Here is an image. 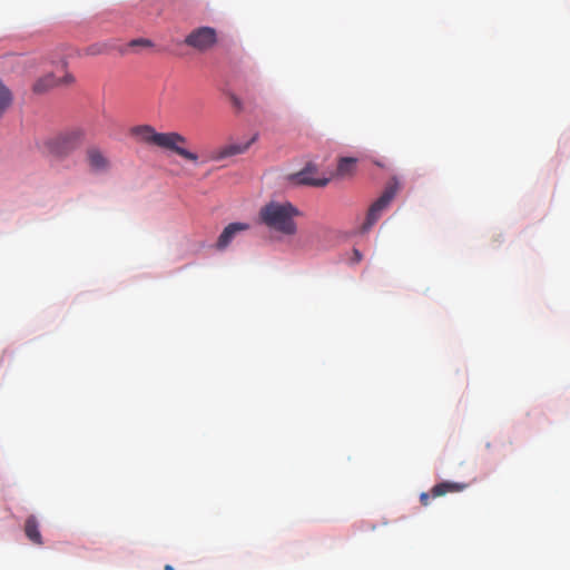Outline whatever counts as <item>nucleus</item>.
Instances as JSON below:
<instances>
[{"label": "nucleus", "mask_w": 570, "mask_h": 570, "mask_svg": "<svg viewBox=\"0 0 570 570\" xmlns=\"http://www.w3.org/2000/svg\"><path fill=\"white\" fill-rule=\"evenodd\" d=\"M248 227H249L248 224H245V223H230L229 225H227L217 239V243H216L217 248L218 249L226 248L230 244V242L233 240V238L235 237V235L237 233L244 232V230L248 229Z\"/></svg>", "instance_id": "nucleus-10"}, {"label": "nucleus", "mask_w": 570, "mask_h": 570, "mask_svg": "<svg viewBox=\"0 0 570 570\" xmlns=\"http://www.w3.org/2000/svg\"><path fill=\"white\" fill-rule=\"evenodd\" d=\"M317 169L314 165L308 164L298 173L291 175L289 180L294 185L324 187L330 179L325 177H316Z\"/></svg>", "instance_id": "nucleus-7"}, {"label": "nucleus", "mask_w": 570, "mask_h": 570, "mask_svg": "<svg viewBox=\"0 0 570 570\" xmlns=\"http://www.w3.org/2000/svg\"><path fill=\"white\" fill-rule=\"evenodd\" d=\"M397 191V183H391L386 186L383 194L370 206L366 219L361 227L363 233L367 232L381 217L384 209L387 208Z\"/></svg>", "instance_id": "nucleus-5"}, {"label": "nucleus", "mask_w": 570, "mask_h": 570, "mask_svg": "<svg viewBox=\"0 0 570 570\" xmlns=\"http://www.w3.org/2000/svg\"><path fill=\"white\" fill-rule=\"evenodd\" d=\"M164 570H174V568H173V566H170V564H166V566L164 567Z\"/></svg>", "instance_id": "nucleus-19"}, {"label": "nucleus", "mask_w": 570, "mask_h": 570, "mask_svg": "<svg viewBox=\"0 0 570 570\" xmlns=\"http://www.w3.org/2000/svg\"><path fill=\"white\" fill-rule=\"evenodd\" d=\"M12 102L11 91L0 80V118L7 111Z\"/></svg>", "instance_id": "nucleus-13"}, {"label": "nucleus", "mask_w": 570, "mask_h": 570, "mask_svg": "<svg viewBox=\"0 0 570 570\" xmlns=\"http://www.w3.org/2000/svg\"><path fill=\"white\" fill-rule=\"evenodd\" d=\"M131 135L140 142L170 150L194 163L198 160L197 154L184 148L187 144V139L178 132H157L155 128L149 125H140L131 128Z\"/></svg>", "instance_id": "nucleus-3"}, {"label": "nucleus", "mask_w": 570, "mask_h": 570, "mask_svg": "<svg viewBox=\"0 0 570 570\" xmlns=\"http://www.w3.org/2000/svg\"><path fill=\"white\" fill-rule=\"evenodd\" d=\"M67 63L61 62L60 69L62 75L57 76L56 73L45 75L41 79H38V91L49 90L56 87H70L76 82V78L72 73L66 70Z\"/></svg>", "instance_id": "nucleus-6"}, {"label": "nucleus", "mask_w": 570, "mask_h": 570, "mask_svg": "<svg viewBox=\"0 0 570 570\" xmlns=\"http://www.w3.org/2000/svg\"><path fill=\"white\" fill-rule=\"evenodd\" d=\"M354 165H355V160L353 158H343L338 163L337 170L340 174L344 175V174L352 171V169L354 168Z\"/></svg>", "instance_id": "nucleus-14"}, {"label": "nucleus", "mask_w": 570, "mask_h": 570, "mask_svg": "<svg viewBox=\"0 0 570 570\" xmlns=\"http://www.w3.org/2000/svg\"><path fill=\"white\" fill-rule=\"evenodd\" d=\"M86 138L87 130L83 126H68L43 139L42 154L56 160H63L79 150Z\"/></svg>", "instance_id": "nucleus-1"}, {"label": "nucleus", "mask_w": 570, "mask_h": 570, "mask_svg": "<svg viewBox=\"0 0 570 570\" xmlns=\"http://www.w3.org/2000/svg\"><path fill=\"white\" fill-rule=\"evenodd\" d=\"M354 254H355L356 261L357 262L361 261V254H360V252L357 249H354Z\"/></svg>", "instance_id": "nucleus-18"}, {"label": "nucleus", "mask_w": 570, "mask_h": 570, "mask_svg": "<svg viewBox=\"0 0 570 570\" xmlns=\"http://www.w3.org/2000/svg\"><path fill=\"white\" fill-rule=\"evenodd\" d=\"M26 534L31 541H36V523L29 519L26 524Z\"/></svg>", "instance_id": "nucleus-15"}, {"label": "nucleus", "mask_w": 570, "mask_h": 570, "mask_svg": "<svg viewBox=\"0 0 570 570\" xmlns=\"http://www.w3.org/2000/svg\"><path fill=\"white\" fill-rule=\"evenodd\" d=\"M37 538H38V544H40V534L39 533L37 534Z\"/></svg>", "instance_id": "nucleus-20"}, {"label": "nucleus", "mask_w": 570, "mask_h": 570, "mask_svg": "<svg viewBox=\"0 0 570 570\" xmlns=\"http://www.w3.org/2000/svg\"><path fill=\"white\" fill-rule=\"evenodd\" d=\"M229 99H230V102H232L233 107L236 109V111L240 112L244 109L243 102L239 99V97H237L234 94H230L229 95Z\"/></svg>", "instance_id": "nucleus-17"}, {"label": "nucleus", "mask_w": 570, "mask_h": 570, "mask_svg": "<svg viewBox=\"0 0 570 570\" xmlns=\"http://www.w3.org/2000/svg\"><path fill=\"white\" fill-rule=\"evenodd\" d=\"M86 158L90 170L94 173H106L110 163L105 154L97 147H90L86 151Z\"/></svg>", "instance_id": "nucleus-9"}, {"label": "nucleus", "mask_w": 570, "mask_h": 570, "mask_svg": "<svg viewBox=\"0 0 570 570\" xmlns=\"http://www.w3.org/2000/svg\"><path fill=\"white\" fill-rule=\"evenodd\" d=\"M218 41L217 31L212 27H198L190 31L184 43L199 52L212 50Z\"/></svg>", "instance_id": "nucleus-4"}, {"label": "nucleus", "mask_w": 570, "mask_h": 570, "mask_svg": "<svg viewBox=\"0 0 570 570\" xmlns=\"http://www.w3.org/2000/svg\"><path fill=\"white\" fill-rule=\"evenodd\" d=\"M299 209L289 202L271 200L258 213L259 222L272 230L292 236L297 232L295 218Z\"/></svg>", "instance_id": "nucleus-2"}, {"label": "nucleus", "mask_w": 570, "mask_h": 570, "mask_svg": "<svg viewBox=\"0 0 570 570\" xmlns=\"http://www.w3.org/2000/svg\"><path fill=\"white\" fill-rule=\"evenodd\" d=\"M153 42L148 39L139 38L129 42V47H151Z\"/></svg>", "instance_id": "nucleus-16"}, {"label": "nucleus", "mask_w": 570, "mask_h": 570, "mask_svg": "<svg viewBox=\"0 0 570 570\" xmlns=\"http://www.w3.org/2000/svg\"><path fill=\"white\" fill-rule=\"evenodd\" d=\"M466 487H468V484H465V483L444 481V482L435 484L431 489L430 493H426V492L421 493L420 502L422 505L426 507L430 503V498H439V497H443L448 493L461 492L464 489H466Z\"/></svg>", "instance_id": "nucleus-8"}, {"label": "nucleus", "mask_w": 570, "mask_h": 570, "mask_svg": "<svg viewBox=\"0 0 570 570\" xmlns=\"http://www.w3.org/2000/svg\"><path fill=\"white\" fill-rule=\"evenodd\" d=\"M257 139V135H254L245 144H232L228 146H225L217 150L215 155L213 156L214 160H222L226 157L235 156L245 153L253 142H255Z\"/></svg>", "instance_id": "nucleus-11"}, {"label": "nucleus", "mask_w": 570, "mask_h": 570, "mask_svg": "<svg viewBox=\"0 0 570 570\" xmlns=\"http://www.w3.org/2000/svg\"><path fill=\"white\" fill-rule=\"evenodd\" d=\"M115 48H116V46L111 41L95 42V43L87 46L83 49V55L92 56V57L100 56V55H107Z\"/></svg>", "instance_id": "nucleus-12"}]
</instances>
